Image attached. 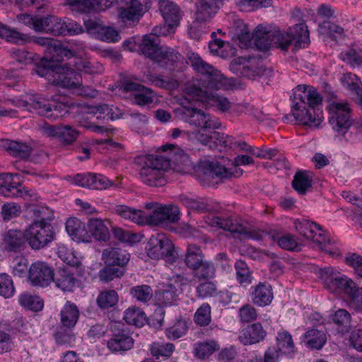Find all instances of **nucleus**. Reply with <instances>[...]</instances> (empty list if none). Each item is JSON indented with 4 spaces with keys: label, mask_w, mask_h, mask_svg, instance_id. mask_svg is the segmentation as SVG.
Listing matches in <instances>:
<instances>
[{
    "label": "nucleus",
    "mask_w": 362,
    "mask_h": 362,
    "mask_svg": "<svg viewBox=\"0 0 362 362\" xmlns=\"http://www.w3.org/2000/svg\"><path fill=\"white\" fill-rule=\"evenodd\" d=\"M197 176L202 182L214 179L224 180L235 175L234 171L225 168L216 160L202 159L195 168Z\"/></svg>",
    "instance_id": "obj_12"
},
{
    "label": "nucleus",
    "mask_w": 362,
    "mask_h": 362,
    "mask_svg": "<svg viewBox=\"0 0 362 362\" xmlns=\"http://www.w3.org/2000/svg\"><path fill=\"white\" fill-rule=\"evenodd\" d=\"M0 147L12 156L23 159L28 158L32 152V148L25 143L8 139L0 140Z\"/></svg>",
    "instance_id": "obj_31"
},
{
    "label": "nucleus",
    "mask_w": 362,
    "mask_h": 362,
    "mask_svg": "<svg viewBox=\"0 0 362 362\" xmlns=\"http://www.w3.org/2000/svg\"><path fill=\"white\" fill-rule=\"evenodd\" d=\"M129 254L124 250L109 247L102 254V259L107 266L117 265L124 267L129 261Z\"/></svg>",
    "instance_id": "obj_26"
},
{
    "label": "nucleus",
    "mask_w": 362,
    "mask_h": 362,
    "mask_svg": "<svg viewBox=\"0 0 362 362\" xmlns=\"http://www.w3.org/2000/svg\"><path fill=\"white\" fill-rule=\"evenodd\" d=\"M219 348L220 346L216 341L208 339L195 343L193 346V353L197 359L204 360L218 351Z\"/></svg>",
    "instance_id": "obj_38"
},
{
    "label": "nucleus",
    "mask_w": 362,
    "mask_h": 362,
    "mask_svg": "<svg viewBox=\"0 0 362 362\" xmlns=\"http://www.w3.org/2000/svg\"><path fill=\"white\" fill-rule=\"evenodd\" d=\"M319 32L332 37H341L344 35V30L340 25L329 20H324L319 24Z\"/></svg>",
    "instance_id": "obj_52"
},
{
    "label": "nucleus",
    "mask_w": 362,
    "mask_h": 362,
    "mask_svg": "<svg viewBox=\"0 0 362 362\" xmlns=\"http://www.w3.org/2000/svg\"><path fill=\"white\" fill-rule=\"evenodd\" d=\"M361 288L358 287L356 283L351 279L339 272L337 276L334 278L329 291L331 292H334L338 290L342 291L349 297L351 301L356 296L357 290H360Z\"/></svg>",
    "instance_id": "obj_28"
},
{
    "label": "nucleus",
    "mask_w": 362,
    "mask_h": 362,
    "mask_svg": "<svg viewBox=\"0 0 362 362\" xmlns=\"http://www.w3.org/2000/svg\"><path fill=\"white\" fill-rule=\"evenodd\" d=\"M180 209L175 205L160 206L146 216V224L157 226L164 223H175L180 219Z\"/></svg>",
    "instance_id": "obj_14"
},
{
    "label": "nucleus",
    "mask_w": 362,
    "mask_h": 362,
    "mask_svg": "<svg viewBox=\"0 0 362 362\" xmlns=\"http://www.w3.org/2000/svg\"><path fill=\"white\" fill-rule=\"evenodd\" d=\"M167 148L170 149L168 156L148 155L139 158L141 163L144 164L139 171V178L145 185L151 187L163 186L166 182L164 173L170 167L171 162L184 173L192 168V162L185 150L172 144L163 146L164 151Z\"/></svg>",
    "instance_id": "obj_1"
},
{
    "label": "nucleus",
    "mask_w": 362,
    "mask_h": 362,
    "mask_svg": "<svg viewBox=\"0 0 362 362\" xmlns=\"http://www.w3.org/2000/svg\"><path fill=\"white\" fill-rule=\"evenodd\" d=\"M62 71H56L52 75L53 83L65 88H74L81 85L82 80L81 75L71 68L62 67Z\"/></svg>",
    "instance_id": "obj_19"
},
{
    "label": "nucleus",
    "mask_w": 362,
    "mask_h": 362,
    "mask_svg": "<svg viewBox=\"0 0 362 362\" xmlns=\"http://www.w3.org/2000/svg\"><path fill=\"white\" fill-rule=\"evenodd\" d=\"M194 138L196 140H197V141L211 149L218 147L219 145L218 132L214 131L210 134H204L200 131H196L194 132Z\"/></svg>",
    "instance_id": "obj_60"
},
{
    "label": "nucleus",
    "mask_w": 362,
    "mask_h": 362,
    "mask_svg": "<svg viewBox=\"0 0 362 362\" xmlns=\"http://www.w3.org/2000/svg\"><path fill=\"white\" fill-rule=\"evenodd\" d=\"M340 59L355 67L362 66V49L351 48L344 52H342L339 55Z\"/></svg>",
    "instance_id": "obj_54"
},
{
    "label": "nucleus",
    "mask_w": 362,
    "mask_h": 362,
    "mask_svg": "<svg viewBox=\"0 0 362 362\" xmlns=\"http://www.w3.org/2000/svg\"><path fill=\"white\" fill-rule=\"evenodd\" d=\"M326 335L324 332L312 329L303 335V342L310 348L320 349L326 342Z\"/></svg>",
    "instance_id": "obj_44"
},
{
    "label": "nucleus",
    "mask_w": 362,
    "mask_h": 362,
    "mask_svg": "<svg viewBox=\"0 0 362 362\" xmlns=\"http://www.w3.org/2000/svg\"><path fill=\"white\" fill-rule=\"evenodd\" d=\"M182 58V55L175 49L166 46H160V49L154 59V62L161 67L170 69L174 66Z\"/></svg>",
    "instance_id": "obj_29"
},
{
    "label": "nucleus",
    "mask_w": 362,
    "mask_h": 362,
    "mask_svg": "<svg viewBox=\"0 0 362 362\" xmlns=\"http://www.w3.org/2000/svg\"><path fill=\"white\" fill-rule=\"evenodd\" d=\"M12 103L23 110L55 120L68 113L67 102L59 100L58 98H47L42 95H28L26 99L17 98L11 100Z\"/></svg>",
    "instance_id": "obj_4"
},
{
    "label": "nucleus",
    "mask_w": 362,
    "mask_h": 362,
    "mask_svg": "<svg viewBox=\"0 0 362 362\" xmlns=\"http://www.w3.org/2000/svg\"><path fill=\"white\" fill-rule=\"evenodd\" d=\"M277 349L282 354L292 356L296 351L295 345L291 334L283 331L278 333L277 337Z\"/></svg>",
    "instance_id": "obj_46"
},
{
    "label": "nucleus",
    "mask_w": 362,
    "mask_h": 362,
    "mask_svg": "<svg viewBox=\"0 0 362 362\" xmlns=\"http://www.w3.org/2000/svg\"><path fill=\"white\" fill-rule=\"evenodd\" d=\"M292 111L295 121L303 125L318 127L323 113L320 108L322 97L312 86L299 85L293 91Z\"/></svg>",
    "instance_id": "obj_3"
},
{
    "label": "nucleus",
    "mask_w": 362,
    "mask_h": 362,
    "mask_svg": "<svg viewBox=\"0 0 362 362\" xmlns=\"http://www.w3.org/2000/svg\"><path fill=\"white\" fill-rule=\"evenodd\" d=\"M204 254L199 246L194 244L188 245L185 257V263L188 268L194 270L197 266H200L204 260Z\"/></svg>",
    "instance_id": "obj_41"
},
{
    "label": "nucleus",
    "mask_w": 362,
    "mask_h": 362,
    "mask_svg": "<svg viewBox=\"0 0 362 362\" xmlns=\"http://www.w3.org/2000/svg\"><path fill=\"white\" fill-rule=\"evenodd\" d=\"M158 6L164 22L171 28L177 26L182 18L180 8L170 0H158Z\"/></svg>",
    "instance_id": "obj_17"
},
{
    "label": "nucleus",
    "mask_w": 362,
    "mask_h": 362,
    "mask_svg": "<svg viewBox=\"0 0 362 362\" xmlns=\"http://www.w3.org/2000/svg\"><path fill=\"white\" fill-rule=\"evenodd\" d=\"M296 230L306 240H310L315 238L317 229H320V226L307 220L296 223Z\"/></svg>",
    "instance_id": "obj_53"
},
{
    "label": "nucleus",
    "mask_w": 362,
    "mask_h": 362,
    "mask_svg": "<svg viewBox=\"0 0 362 362\" xmlns=\"http://www.w3.org/2000/svg\"><path fill=\"white\" fill-rule=\"evenodd\" d=\"M88 230L98 240L107 241L110 237L107 227L100 218H90L88 223Z\"/></svg>",
    "instance_id": "obj_45"
},
{
    "label": "nucleus",
    "mask_w": 362,
    "mask_h": 362,
    "mask_svg": "<svg viewBox=\"0 0 362 362\" xmlns=\"http://www.w3.org/2000/svg\"><path fill=\"white\" fill-rule=\"evenodd\" d=\"M147 254L151 259H164L166 262L173 263L177 258L174 245L170 240L163 235L158 238L152 236L148 243Z\"/></svg>",
    "instance_id": "obj_13"
},
{
    "label": "nucleus",
    "mask_w": 362,
    "mask_h": 362,
    "mask_svg": "<svg viewBox=\"0 0 362 362\" xmlns=\"http://www.w3.org/2000/svg\"><path fill=\"white\" fill-rule=\"evenodd\" d=\"M187 63L189 64L194 70L204 76V83L199 81L191 83H199L204 90L209 92L219 89H227L230 86L228 79L225 78L221 72L213 66L204 61L200 56L195 52L189 51L186 54Z\"/></svg>",
    "instance_id": "obj_6"
},
{
    "label": "nucleus",
    "mask_w": 362,
    "mask_h": 362,
    "mask_svg": "<svg viewBox=\"0 0 362 362\" xmlns=\"http://www.w3.org/2000/svg\"><path fill=\"white\" fill-rule=\"evenodd\" d=\"M237 281L242 285H248L252 283V272L247 264L243 260H237L235 263Z\"/></svg>",
    "instance_id": "obj_51"
},
{
    "label": "nucleus",
    "mask_w": 362,
    "mask_h": 362,
    "mask_svg": "<svg viewBox=\"0 0 362 362\" xmlns=\"http://www.w3.org/2000/svg\"><path fill=\"white\" fill-rule=\"evenodd\" d=\"M266 336V331L260 323H254L243 329L238 337L240 342L244 345L258 343L263 340Z\"/></svg>",
    "instance_id": "obj_25"
},
{
    "label": "nucleus",
    "mask_w": 362,
    "mask_h": 362,
    "mask_svg": "<svg viewBox=\"0 0 362 362\" xmlns=\"http://www.w3.org/2000/svg\"><path fill=\"white\" fill-rule=\"evenodd\" d=\"M185 93L193 99L221 112H228L232 107V103L227 97L215 91L204 90L199 83H187Z\"/></svg>",
    "instance_id": "obj_8"
},
{
    "label": "nucleus",
    "mask_w": 362,
    "mask_h": 362,
    "mask_svg": "<svg viewBox=\"0 0 362 362\" xmlns=\"http://www.w3.org/2000/svg\"><path fill=\"white\" fill-rule=\"evenodd\" d=\"M292 111L295 121L303 125L318 127L323 113L320 108L322 97L312 86L299 85L293 91Z\"/></svg>",
    "instance_id": "obj_2"
},
{
    "label": "nucleus",
    "mask_w": 362,
    "mask_h": 362,
    "mask_svg": "<svg viewBox=\"0 0 362 362\" xmlns=\"http://www.w3.org/2000/svg\"><path fill=\"white\" fill-rule=\"evenodd\" d=\"M274 240L280 247L284 250L300 251L301 249L302 244L291 234H286L280 237H276L274 238Z\"/></svg>",
    "instance_id": "obj_55"
},
{
    "label": "nucleus",
    "mask_w": 362,
    "mask_h": 362,
    "mask_svg": "<svg viewBox=\"0 0 362 362\" xmlns=\"http://www.w3.org/2000/svg\"><path fill=\"white\" fill-rule=\"evenodd\" d=\"M4 241L8 250L16 251L25 242V230H9L5 234Z\"/></svg>",
    "instance_id": "obj_40"
},
{
    "label": "nucleus",
    "mask_w": 362,
    "mask_h": 362,
    "mask_svg": "<svg viewBox=\"0 0 362 362\" xmlns=\"http://www.w3.org/2000/svg\"><path fill=\"white\" fill-rule=\"evenodd\" d=\"M28 278L33 286L46 287L53 279V270L46 263L37 262L30 267Z\"/></svg>",
    "instance_id": "obj_15"
},
{
    "label": "nucleus",
    "mask_w": 362,
    "mask_h": 362,
    "mask_svg": "<svg viewBox=\"0 0 362 362\" xmlns=\"http://www.w3.org/2000/svg\"><path fill=\"white\" fill-rule=\"evenodd\" d=\"M361 288L358 287L356 283L351 279L339 272L337 276L334 278L329 291L331 292H334L338 290L342 291L349 297L351 301L356 296L357 290H360Z\"/></svg>",
    "instance_id": "obj_27"
},
{
    "label": "nucleus",
    "mask_w": 362,
    "mask_h": 362,
    "mask_svg": "<svg viewBox=\"0 0 362 362\" xmlns=\"http://www.w3.org/2000/svg\"><path fill=\"white\" fill-rule=\"evenodd\" d=\"M66 230L74 241L85 242L87 240L88 233L85 224L76 218H70L66 221Z\"/></svg>",
    "instance_id": "obj_34"
},
{
    "label": "nucleus",
    "mask_w": 362,
    "mask_h": 362,
    "mask_svg": "<svg viewBox=\"0 0 362 362\" xmlns=\"http://www.w3.org/2000/svg\"><path fill=\"white\" fill-rule=\"evenodd\" d=\"M27 211L33 214L35 220L33 223L50 224V221L54 218L52 210L47 206L30 204L28 206Z\"/></svg>",
    "instance_id": "obj_42"
},
{
    "label": "nucleus",
    "mask_w": 362,
    "mask_h": 362,
    "mask_svg": "<svg viewBox=\"0 0 362 362\" xmlns=\"http://www.w3.org/2000/svg\"><path fill=\"white\" fill-rule=\"evenodd\" d=\"M188 330V323L185 320H177L173 326L166 329L165 334L170 339H177L185 335Z\"/></svg>",
    "instance_id": "obj_58"
},
{
    "label": "nucleus",
    "mask_w": 362,
    "mask_h": 362,
    "mask_svg": "<svg viewBox=\"0 0 362 362\" xmlns=\"http://www.w3.org/2000/svg\"><path fill=\"white\" fill-rule=\"evenodd\" d=\"M58 257L66 264L71 267H78L80 264L78 259L74 252L64 245H59L57 248Z\"/></svg>",
    "instance_id": "obj_63"
},
{
    "label": "nucleus",
    "mask_w": 362,
    "mask_h": 362,
    "mask_svg": "<svg viewBox=\"0 0 362 362\" xmlns=\"http://www.w3.org/2000/svg\"><path fill=\"white\" fill-rule=\"evenodd\" d=\"M245 60L242 58L234 59L230 64L231 70L239 71L243 76L252 80L264 74L266 69L264 66H257L252 64L245 65Z\"/></svg>",
    "instance_id": "obj_23"
},
{
    "label": "nucleus",
    "mask_w": 362,
    "mask_h": 362,
    "mask_svg": "<svg viewBox=\"0 0 362 362\" xmlns=\"http://www.w3.org/2000/svg\"><path fill=\"white\" fill-rule=\"evenodd\" d=\"M64 20L54 16H49L39 18L35 23V27L36 32L45 31L54 35H63L64 33Z\"/></svg>",
    "instance_id": "obj_22"
},
{
    "label": "nucleus",
    "mask_w": 362,
    "mask_h": 362,
    "mask_svg": "<svg viewBox=\"0 0 362 362\" xmlns=\"http://www.w3.org/2000/svg\"><path fill=\"white\" fill-rule=\"evenodd\" d=\"M124 320L127 324L142 327L146 322V317L144 312L140 308L132 307L124 312Z\"/></svg>",
    "instance_id": "obj_47"
},
{
    "label": "nucleus",
    "mask_w": 362,
    "mask_h": 362,
    "mask_svg": "<svg viewBox=\"0 0 362 362\" xmlns=\"http://www.w3.org/2000/svg\"><path fill=\"white\" fill-rule=\"evenodd\" d=\"M159 44L158 35L152 33L146 35L139 45V50L142 54L153 60L160 48Z\"/></svg>",
    "instance_id": "obj_35"
},
{
    "label": "nucleus",
    "mask_w": 362,
    "mask_h": 362,
    "mask_svg": "<svg viewBox=\"0 0 362 362\" xmlns=\"http://www.w3.org/2000/svg\"><path fill=\"white\" fill-rule=\"evenodd\" d=\"M330 320L337 325L338 332L347 333L351 327L350 313L344 309H339L330 317Z\"/></svg>",
    "instance_id": "obj_43"
},
{
    "label": "nucleus",
    "mask_w": 362,
    "mask_h": 362,
    "mask_svg": "<svg viewBox=\"0 0 362 362\" xmlns=\"http://www.w3.org/2000/svg\"><path fill=\"white\" fill-rule=\"evenodd\" d=\"M117 327L118 325H114L112 328L113 334L107 341V347L112 352H122L131 349L134 345L133 339Z\"/></svg>",
    "instance_id": "obj_18"
},
{
    "label": "nucleus",
    "mask_w": 362,
    "mask_h": 362,
    "mask_svg": "<svg viewBox=\"0 0 362 362\" xmlns=\"http://www.w3.org/2000/svg\"><path fill=\"white\" fill-rule=\"evenodd\" d=\"M158 301L164 305H171L177 300V290L175 286L170 284L156 293Z\"/></svg>",
    "instance_id": "obj_59"
},
{
    "label": "nucleus",
    "mask_w": 362,
    "mask_h": 362,
    "mask_svg": "<svg viewBox=\"0 0 362 362\" xmlns=\"http://www.w3.org/2000/svg\"><path fill=\"white\" fill-rule=\"evenodd\" d=\"M44 131L48 136L57 139L64 145L71 144L79 135V132L70 125L46 124Z\"/></svg>",
    "instance_id": "obj_16"
},
{
    "label": "nucleus",
    "mask_w": 362,
    "mask_h": 362,
    "mask_svg": "<svg viewBox=\"0 0 362 362\" xmlns=\"http://www.w3.org/2000/svg\"><path fill=\"white\" fill-rule=\"evenodd\" d=\"M273 30L259 25L252 33L254 44L259 50H267L273 47Z\"/></svg>",
    "instance_id": "obj_30"
},
{
    "label": "nucleus",
    "mask_w": 362,
    "mask_h": 362,
    "mask_svg": "<svg viewBox=\"0 0 362 362\" xmlns=\"http://www.w3.org/2000/svg\"><path fill=\"white\" fill-rule=\"evenodd\" d=\"M329 123L336 136L353 142L358 139L360 129L352 117L346 102H333L329 105Z\"/></svg>",
    "instance_id": "obj_5"
},
{
    "label": "nucleus",
    "mask_w": 362,
    "mask_h": 362,
    "mask_svg": "<svg viewBox=\"0 0 362 362\" xmlns=\"http://www.w3.org/2000/svg\"><path fill=\"white\" fill-rule=\"evenodd\" d=\"M118 302V295L114 290H108L101 292L98 298L97 303L101 308H109L113 307Z\"/></svg>",
    "instance_id": "obj_62"
},
{
    "label": "nucleus",
    "mask_w": 362,
    "mask_h": 362,
    "mask_svg": "<svg viewBox=\"0 0 362 362\" xmlns=\"http://www.w3.org/2000/svg\"><path fill=\"white\" fill-rule=\"evenodd\" d=\"M18 302L21 306L33 312L41 310L44 305L43 300L40 297L25 293L19 296Z\"/></svg>",
    "instance_id": "obj_48"
},
{
    "label": "nucleus",
    "mask_w": 362,
    "mask_h": 362,
    "mask_svg": "<svg viewBox=\"0 0 362 362\" xmlns=\"http://www.w3.org/2000/svg\"><path fill=\"white\" fill-rule=\"evenodd\" d=\"M60 316L63 326L70 329L76 325L78 320L79 311L75 304L66 302L60 312Z\"/></svg>",
    "instance_id": "obj_39"
},
{
    "label": "nucleus",
    "mask_w": 362,
    "mask_h": 362,
    "mask_svg": "<svg viewBox=\"0 0 362 362\" xmlns=\"http://www.w3.org/2000/svg\"><path fill=\"white\" fill-rule=\"evenodd\" d=\"M193 271L197 279L209 280L214 278L216 269L212 262L204 260L200 266H197Z\"/></svg>",
    "instance_id": "obj_57"
},
{
    "label": "nucleus",
    "mask_w": 362,
    "mask_h": 362,
    "mask_svg": "<svg viewBox=\"0 0 362 362\" xmlns=\"http://www.w3.org/2000/svg\"><path fill=\"white\" fill-rule=\"evenodd\" d=\"M25 242L33 250H40L52 242L55 233L51 224L33 223L25 229Z\"/></svg>",
    "instance_id": "obj_11"
},
{
    "label": "nucleus",
    "mask_w": 362,
    "mask_h": 362,
    "mask_svg": "<svg viewBox=\"0 0 362 362\" xmlns=\"http://www.w3.org/2000/svg\"><path fill=\"white\" fill-rule=\"evenodd\" d=\"M252 300L254 304L259 306L269 305L273 299L272 286L265 283H259L255 287H252Z\"/></svg>",
    "instance_id": "obj_33"
},
{
    "label": "nucleus",
    "mask_w": 362,
    "mask_h": 362,
    "mask_svg": "<svg viewBox=\"0 0 362 362\" xmlns=\"http://www.w3.org/2000/svg\"><path fill=\"white\" fill-rule=\"evenodd\" d=\"M223 0H198L197 2V20L207 21L220 9Z\"/></svg>",
    "instance_id": "obj_24"
},
{
    "label": "nucleus",
    "mask_w": 362,
    "mask_h": 362,
    "mask_svg": "<svg viewBox=\"0 0 362 362\" xmlns=\"http://www.w3.org/2000/svg\"><path fill=\"white\" fill-rule=\"evenodd\" d=\"M151 6V0H131L129 6L121 11L119 16L124 21H138Z\"/></svg>",
    "instance_id": "obj_20"
},
{
    "label": "nucleus",
    "mask_w": 362,
    "mask_h": 362,
    "mask_svg": "<svg viewBox=\"0 0 362 362\" xmlns=\"http://www.w3.org/2000/svg\"><path fill=\"white\" fill-rule=\"evenodd\" d=\"M148 80L151 84L161 88L174 89L177 87V82L171 78H163L158 74H149Z\"/></svg>",
    "instance_id": "obj_64"
},
{
    "label": "nucleus",
    "mask_w": 362,
    "mask_h": 362,
    "mask_svg": "<svg viewBox=\"0 0 362 362\" xmlns=\"http://www.w3.org/2000/svg\"><path fill=\"white\" fill-rule=\"evenodd\" d=\"M208 223L211 226L222 228L233 234H239L243 238L253 240H261L262 238V234L260 230H255L247 223L243 224L240 223L231 217L212 216L209 219Z\"/></svg>",
    "instance_id": "obj_10"
},
{
    "label": "nucleus",
    "mask_w": 362,
    "mask_h": 362,
    "mask_svg": "<svg viewBox=\"0 0 362 362\" xmlns=\"http://www.w3.org/2000/svg\"><path fill=\"white\" fill-rule=\"evenodd\" d=\"M132 96L134 104L144 106L153 103L155 94L151 89L143 86L136 93H132Z\"/></svg>",
    "instance_id": "obj_56"
},
{
    "label": "nucleus",
    "mask_w": 362,
    "mask_h": 362,
    "mask_svg": "<svg viewBox=\"0 0 362 362\" xmlns=\"http://www.w3.org/2000/svg\"><path fill=\"white\" fill-rule=\"evenodd\" d=\"M293 189L300 194H305L312 187V180L305 172H297L292 181Z\"/></svg>",
    "instance_id": "obj_50"
},
{
    "label": "nucleus",
    "mask_w": 362,
    "mask_h": 362,
    "mask_svg": "<svg viewBox=\"0 0 362 362\" xmlns=\"http://www.w3.org/2000/svg\"><path fill=\"white\" fill-rule=\"evenodd\" d=\"M176 117L198 131L216 130L221 127L219 119L206 111L190 106H181L175 110Z\"/></svg>",
    "instance_id": "obj_7"
},
{
    "label": "nucleus",
    "mask_w": 362,
    "mask_h": 362,
    "mask_svg": "<svg viewBox=\"0 0 362 362\" xmlns=\"http://www.w3.org/2000/svg\"><path fill=\"white\" fill-rule=\"evenodd\" d=\"M180 202L190 210L197 212H203L208 210V204L204 198H193L186 194L179 197Z\"/></svg>",
    "instance_id": "obj_49"
},
{
    "label": "nucleus",
    "mask_w": 362,
    "mask_h": 362,
    "mask_svg": "<svg viewBox=\"0 0 362 362\" xmlns=\"http://www.w3.org/2000/svg\"><path fill=\"white\" fill-rule=\"evenodd\" d=\"M21 184L18 183H5L0 185V195L6 197H30L32 200H37L39 197L35 193H30L25 188L20 189Z\"/></svg>",
    "instance_id": "obj_36"
},
{
    "label": "nucleus",
    "mask_w": 362,
    "mask_h": 362,
    "mask_svg": "<svg viewBox=\"0 0 362 362\" xmlns=\"http://www.w3.org/2000/svg\"><path fill=\"white\" fill-rule=\"evenodd\" d=\"M114 212L120 217L131 221L138 225L146 224V216L144 211L127 205H116Z\"/></svg>",
    "instance_id": "obj_32"
},
{
    "label": "nucleus",
    "mask_w": 362,
    "mask_h": 362,
    "mask_svg": "<svg viewBox=\"0 0 362 362\" xmlns=\"http://www.w3.org/2000/svg\"><path fill=\"white\" fill-rule=\"evenodd\" d=\"M58 288L64 292L72 291L76 279L72 274L66 269H60L54 274L53 273V279H52Z\"/></svg>",
    "instance_id": "obj_37"
},
{
    "label": "nucleus",
    "mask_w": 362,
    "mask_h": 362,
    "mask_svg": "<svg viewBox=\"0 0 362 362\" xmlns=\"http://www.w3.org/2000/svg\"><path fill=\"white\" fill-rule=\"evenodd\" d=\"M130 294L136 300L146 303L152 298L153 290L148 285H139L131 288Z\"/></svg>",
    "instance_id": "obj_61"
},
{
    "label": "nucleus",
    "mask_w": 362,
    "mask_h": 362,
    "mask_svg": "<svg viewBox=\"0 0 362 362\" xmlns=\"http://www.w3.org/2000/svg\"><path fill=\"white\" fill-rule=\"evenodd\" d=\"M273 47L282 50H287L293 41H296V47L308 44L309 32L305 23L296 24L287 32L279 29L273 30Z\"/></svg>",
    "instance_id": "obj_9"
},
{
    "label": "nucleus",
    "mask_w": 362,
    "mask_h": 362,
    "mask_svg": "<svg viewBox=\"0 0 362 362\" xmlns=\"http://www.w3.org/2000/svg\"><path fill=\"white\" fill-rule=\"evenodd\" d=\"M72 10L78 12H90L95 11H105L113 5V0H67Z\"/></svg>",
    "instance_id": "obj_21"
}]
</instances>
